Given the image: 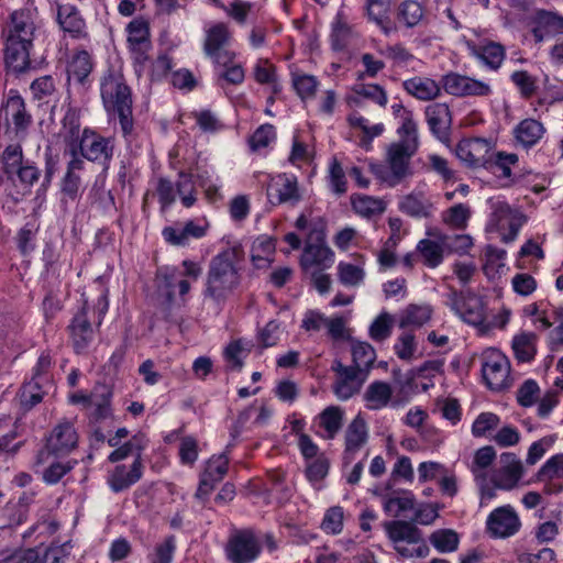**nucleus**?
<instances>
[{"label": "nucleus", "mask_w": 563, "mask_h": 563, "mask_svg": "<svg viewBox=\"0 0 563 563\" xmlns=\"http://www.w3.org/2000/svg\"><path fill=\"white\" fill-rule=\"evenodd\" d=\"M523 475L521 461L514 453L500 455V467L494 474L492 482L500 489L510 490L515 488Z\"/></svg>", "instance_id": "nucleus-19"}, {"label": "nucleus", "mask_w": 563, "mask_h": 563, "mask_svg": "<svg viewBox=\"0 0 563 563\" xmlns=\"http://www.w3.org/2000/svg\"><path fill=\"white\" fill-rule=\"evenodd\" d=\"M368 428L365 419L358 413L346 427L344 433L343 462L352 463L355 454L367 443Z\"/></svg>", "instance_id": "nucleus-17"}, {"label": "nucleus", "mask_w": 563, "mask_h": 563, "mask_svg": "<svg viewBox=\"0 0 563 563\" xmlns=\"http://www.w3.org/2000/svg\"><path fill=\"white\" fill-rule=\"evenodd\" d=\"M41 20L36 9L22 8L13 11L2 29L4 62L15 74L31 67L34 42L42 34Z\"/></svg>", "instance_id": "nucleus-1"}, {"label": "nucleus", "mask_w": 563, "mask_h": 563, "mask_svg": "<svg viewBox=\"0 0 563 563\" xmlns=\"http://www.w3.org/2000/svg\"><path fill=\"white\" fill-rule=\"evenodd\" d=\"M494 150L495 143L490 139L472 137L460 141L455 152L467 167L477 169L489 165Z\"/></svg>", "instance_id": "nucleus-12"}, {"label": "nucleus", "mask_w": 563, "mask_h": 563, "mask_svg": "<svg viewBox=\"0 0 563 563\" xmlns=\"http://www.w3.org/2000/svg\"><path fill=\"white\" fill-rule=\"evenodd\" d=\"M471 218V209L464 203H457L442 213V221L450 228L463 230Z\"/></svg>", "instance_id": "nucleus-44"}, {"label": "nucleus", "mask_w": 563, "mask_h": 563, "mask_svg": "<svg viewBox=\"0 0 563 563\" xmlns=\"http://www.w3.org/2000/svg\"><path fill=\"white\" fill-rule=\"evenodd\" d=\"M80 110L68 107L62 120V135L66 147L74 146L76 142L80 141Z\"/></svg>", "instance_id": "nucleus-34"}, {"label": "nucleus", "mask_w": 563, "mask_h": 563, "mask_svg": "<svg viewBox=\"0 0 563 563\" xmlns=\"http://www.w3.org/2000/svg\"><path fill=\"white\" fill-rule=\"evenodd\" d=\"M126 31L129 45L151 42L150 25L144 19L132 20L128 24Z\"/></svg>", "instance_id": "nucleus-53"}, {"label": "nucleus", "mask_w": 563, "mask_h": 563, "mask_svg": "<svg viewBox=\"0 0 563 563\" xmlns=\"http://www.w3.org/2000/svg\"><path fill=\"white\" fill-rule=\"evenodd\" d=\"M439 504L422 503L417 508L410 521L391 520L383 523L384 530L393 543L394 550L405 559L427 558L430 549L423 539L422 531L416 523L429 526L439 517Z\"/></svg>", "instance_id": "nucleus-2"}, {"label": "nucleus", "mask_w": 563, "mask_h": 563, "mask_svg": "<svg viewBox=\"0 0 563 563\" xmlns=\"http://www.w3.org/2000/svg\"><path fill=\"white\" fill-rule=\"evenodd\" d=\"M78 443V433L71 421L62 420L58 422L46 437L45 446L38 452V463L47 461L49 455L62 457L68 455L76 449Z\"/></svg>", "instance_id": "nucleus-7"}, {"label": "nucleus", "mask_w": 563, "mask_h": 563, "mask_svg": "<svg viewBox=\"0 0 563 563\" xmlns=\"http://www.w3.org/2000/svg\"><path fill=\"white\" fill-rule=\"evenodd\" d=\"M543 124L534 119H525L515 128V137L525 148L534 146L543 136Z\"/></svg>", "instance_id": "nucleus-28"}, {"label": "nucleus", "mask_w": 563, "mask_h": 563, "mask_svg": "<svg viewBox=\"0 0 563 563\" xmlns=\"http://www.w3.org/2000/svg\"><path fill=\"white\" fill-rule=\"evenodd\" d=\"M267 197L273 205H295L301 199L297 178L287 174L273 177L267 186Z\"/></svg>", "instance_id": "nucleus-16"}, {"label": "nucleus", "mask_w": 563, "mask_h": 563, "mask_svg": "<svg viewBox=\"0 0 563 563\" xmlns=\"http://www.w3.org/2000/svg\"><path fill=\"white\" fill-rule=\"evenodd\" d=\"M423 15L422 7L412 0L404 1L397 13V20L407 27L417 25Z\"/></svg>", "instance_id": "nucleus-48"}, {"label": "nucleus", "mask_w": 563, "mask_h": 563, "mask_svg": "<svg viewBox=\"0 0 563 563\" xmlns=\"http://www.w3.org/2000/svg\"><path fill=\"white\" fill-rule=\"evenodd\" d=\"M537 334L523 332L516 335L512 340V350L518 362H530L537 353Z\"/></svg>", "instance_id": "nucleus-36"}, {"label": "nucleus", "mask_w": 563, "mask_h": 563, "mask_svg": "<svg viewBox=\"0 0 563 563\" xmlns=\"http://www.w3.org/2000/svg\"><path fill=\"white\" fill-rule=\"evenodd\" d=\"M75 464L76 461L52 463L43 472V481L49 485L57 484L68 472L74 468Z\"/></svg>", "instance_id": "nucleus-61"}, {"label": "nucleus", "mask_w": 563, "mask_h": 563, "mask_svg": "<svg viewBox=\"0 0 563 563\" xmlns=\"http://www.w3.org/2000/svg\"><path fill=\"white\" fill-rule=\"evenodd\" d=\"M7 139L8 137H2L0 140V150H2L0 152V165L3 173L13 169L25 161L21 145L22 141L8 140V142H5Z\"/></svg>", "instance_id": "nucleus-30"}, {"label": "nucleus", "mask_w": 563, "mask_h": 563, "mask_svg": "<svg viewBox=\"0 0 563 563\" xmlns=\"http://www.w3.org/2000/svg\"><path fill=\"white\" fill-rule=\"evenodd\" d=\"M73 544L66 541L63 544L52 543L45 548L43 553H40V563H65V560L70 555Z\"/></svg>", "instance_id": "nucleus-51"}, {"label": "nucleus", "mask_w": 563, "mask_h": 563, "mask_svg": "<svg viewBox=\"0 0 563 563\" xmlns=\"http://www.w3.org/2000/svg\"><path fill=\"white\" fill-rule=\"evenodd\" d=\"M74 147L86 161L100 165L102 170L107 172L114 155L115 142L112 137H106L90 128H85L80 141L76 142Z\"/></svg>", "instance_id": "nucleus-6"}, {"label": "nucleus", "mask_w": 563, "mask_h": 563, "mask_svg": "<svg viewBox=\"0 0 563 563\" xmlns=\"http://www.w3.org/2000/svg\"><path fill=\"white\" fill-rule=\"evenodd\" d=\"M543 484V493L558 495L563 492V453L551 456L536 474Z\"/></svg>", "instance_id": "nucleus-18"}, {"label": "nucleus", "mask_w": 563, "mask_h": 563, "mask_svg": "<svg viewBox=\"0 0 563 563\" xmlns=\"http://www.w3.org/2000/svg\"><path fill=\"white\" fill-rule=\"evenodd\" d=\"M3 174L14 186L21 187L24 191L30 192L31 187L38 181L41 170L33 162L26 159Z\"/></svg>", "instance_id": "nucleus-25"}, {"label": "nucleus", "mask_w": 563, "mask_h": 563, "mask_svg": "<svg viewBox=\"0 0 563 563\" xmlns=\"http://www.w3.org/2000/svg\"><path fill=\"white\" fill-rule=\"evenodd\" d=\"M4 522L0 526L1 529L14 528L25 522L27 517V506L23 498L16 503H8L2 509Z\"/></svg>", "instance_id": "nucleus-41"}, {"label": "nucleus", "mask_w": 563, "mask_h": 563, "mask_svg": "<svg viewBox=\"0 0 563 563\" xmlns=\"http://www.w3.org/2000/svg\"><path fill=\"white\" fill-rule=\"evenodd\" d=\"M500 423V419L496 413L482 412L473 422L472 433L474 437H484L488 431L494 430Z\"/></svg>", "instance_id": "nucleus-60"}, {"label": "nucleus", "mask_w": 563, "mask_h": 563, "mask_svg": "<svg viewBox=\"0 0 563 563\" xmlns=\"http://www.w3.org/2000/svg\"><path fill=\"white\" fill-rule=\"evenodd\" d=\"M514 85L519 89L521 97L531 98L537 89V79L526 70H516L510 76Z\"/></svg>", "instance_id": "nucleus-55"}, {"label": "nucleus", "mask_w": 563, "mask_h": 563, "mask_svg": "<svg viewBox=\"0 0 563 563\" xmlns=\"http://www.w3.org/2000/svg\"><path fill=\"white\" fill-rule=\"evenodd\" d=\"M402 88L407 93L422 101L433 100L441 93L440 85L429 77L416 76L407 79L402 82Z\"/></svg>", "instance_id": "nucleus-24"}, {"label": "nucleus", "mask_w": 563, "mask_h": 563, "mask_svg": "<svg viewBox=\"0 0 563 563\" xmlns=\"http://www.w3.org/2000/svg\"><path fill=\"white\" fill-rule=\"evenodd\" d=\"M394 319L388 312H382L369 327V336L383 342L391 335Z\"/></svg>", "instance_id": "nucleus-49"}, {"label": "nucleus", "mask_w": 563, "mask_h": 563, "mask_svg": "<svg viewBox=\"0 0 563 563\" xmlns=\"http://www.w3.org/2000/svg\"><path fill=\"white\" fill-rule=\"evenodd\" d=\"M334 253L325 244V233L322 228H313L308 235V241L300 257V265L303 269L318 266L321 269L328 268L333 263Z\"/></svg>", "instance_id": "nucleus-10"}, {"label": "nucleus", "mask_w": 563, "mask_h": 563, "mask_svg": "<svg viewBox=\"0 0 563 563\" xmlns=\"http://www.w3.org/2000/svg\"><path fill=\"white\" fill-rule=\"evenodd\" d=\"M518 163V155L514 153H505V152H493L490 156V163L485 166V169L490 170L493 173H500L503 177H510L511 169L510 166Z\"/></svg>", "instance_id": "nucleus-45"}, {"label": "nucleus", "mask_w": 563, "mask_h": 563, "mask_svg": "<svg viewBox=\"0 0 563 563\" xmlns=\"http://www.w3.org/2000/svg\"><path fill=\"white\" fill-rule=\"evenodd\" d=\"M391 396L393 389L388 383L375 380L367 386L364 400L369 410H378L388 405Z\"/></svg>", "instance_id": "nucleus-29"}, {"label": "nucleus", "mask_w": 563, "mask_h": 563, "mask_svg": "<svg viewBox=\"0 0 563 563\" xmlns=\"http://www.w3.org/2000/svg\"><path fill=\"white\" fill-rule=\"evenodd\" d=\"M229 470V460L224 454L212 456L208 460L206 468L201 475L214 483H220Z\"/></svg>", "instance_id": "nucleus-50"}, {"label": "nucleus", "mask_w": 563, "mask_h": 563, "mask_svg": "<svg viewBox=\"0 0 563 563\" xmlns=\"http://www.w3.org/2000/svg\"><path fill=\"white\" fill-rule=\"evenodd\" d=\"M487 531L494 538H509L516 534L520 527L521 521L510 505L501 506L490 512L487 518Z\"/></svg>", "instance_id": "nucleus-15"}, {"label": "nucleus", "mask_w": 563, "mask_h": 563, "mask_svg": "<svg viewBox=\"0 0 563 563\" xmlns=\"http://www.w3.org/2000/svg\"><path fill=\"white\" fill-rule=\"evenodd\" d=\"M339 280L345 286H357L360 285L365 276L363 268L350 264L340 262L338 265Z\"/></svg>", "instance_id": "nucleus-56"}, {"label": "nucleus", "mask_w": 563, "mask_h": 563, "mask_svg": "<svg viewBox=\"0 0 563 563\" xmlns=\"http://www.w3.org/2000/svg\"><path fill=\"white\" fill-rule=\"evenodd\" d=\"M352 206L356 213L366 218L382 214L386 210L385 201L372 196L352 197Z\"/></svg>", "instance_id": "nucleus-38"}, {"label": "nucleus", "mask_w": 563, "mask_h": 563, "mask_svg": "<svg viewBox=\"0 0 563 563\" xmlns=\"http://www.w3.org/2000/svg\"><path fill=\"white\" fill-rule=\"evenodd\" d=\"M475 55L489 68L498 69L505 59V48L501 44L489 42L479 46Z\"/></svg>", "instance_id": "nucleus-39"}, {"label": "nucleus", "mask_w": 563, "mask_h": 563, "mask_svg": "<svg viewBox=\"0 0 563 563\" xmlns=\"http://www.w3.org/2000/svg\"><path fill=\"white\" fill-rule=\"evenodd\" d=\"M399 209L413 218H428L431 214L432 203L421 192H411L401 199Z\"/></svg>", "instance_id": "nucleus-31"}, {"label": "nucleus", "mask_w": 563, "mask_h": 563, "mask_svg": "<svg viewBox=\"0 0 563 563\" xmlns=\"http://www.w3.org/2000/svg\"><path fill=\"white\" fill-rule=\"evenodd\" d=\"M431 314L432 309L428 305H409L404 311V314L399 322V327H422L430 320Z\"/></svg>", "instance_id": "nucleus-40"}, {"label": "nucleus", "mask_w": 563, "mask_h": 563, "mask_svg": "<svg viewBox=\"0 0 563 563\" xmlns=\"http://www.w3.org/2000/svg\"><path fill=\"white\" fill-rule=\"evenodd\" d=\"M417 251L428 267L434 268L443 261V244L441 245L435 241L429 239L419 241Z\"/></svg>", "instance_id": "nucleus-42"}, {"label": "nucleus", "mask_w": 563, "mask_h": 563, "mask_svg": "<svg viewBox=\"0 0 563 563\" xmlns=\"http://www.w3.org/2000/svg\"><path fill=\"white\" fill-rule=\"evenodd\" d=\"M292 85L298 96L305 100L314 96L318 81L311 75H299L292 78Z\"/></svg>", "instance_id": "nucleus-63"}, {"label": "nucleus", "mask_w": 563, "mask_h": 563, "mask_svg": "<svg viewBox=\"0 0 563 563\" xmlns=\"http://www.w3.org/2000/svg\"><path fill=\"white\" fill-rule=\"evenodd\" d=\"M179 179L176 183V189L180 197L181 203L186 208H190L195 205L197 198L195 196V188L191 180V175L180 172Z\"/></svg>", "instance_id": "nucleus-57"}, {"label": "nucleus", "mask_w": 563, "mask_h": 563, "mask_svg": "<svg viewBox=\"0 0 563 563\" xmlns=\"http://www.w3.org/2000/svg\"><path fill=\"white\" fill-rule=\"evenodd\" d=\"M5 131L3 137L9 141H23L27 134L33 119L26 110L24 99L21 96H11L4 106Z\"/></svg>", "instance_id": "nucleus-8"}, {"label": "nucleus", "mask_w": 563, "mask_h": 563, "mask_svg": "<svg viewBox=\"0 0 563 563\" xmlns=\"http://www.w3.org/2000/svg\"><path fill=\"white\" fill-rule=\"evenodd\" d=\"M354 92L360 97L365 99H369L380 107H385L387 103V93L383 87L376 84L372 85H356L354 88Z\"/></svg>", "instance_id": "nucleus-62"}, {"label": "nucleus", "mask_w": 563, "mask_h": 563, "mask_svg": "<svg viewBox=\"0 0 563 563\" xmlns=\"http://www.w3.org/2000/svg\"><path fill=\"white\" fill-rule=\"evenodd\" d=\"M448 305L460 318L474 327H479L485 322V309L483 300L472 292H457L452 290L449 296Z\"/></svg>", "instance_id": "nucleus-13"}, {"label": "nucleus", "mask_w": 563, "mask_h": 563, "mask_svg": "<svg viewBox=\"0 0 563 563\" xmlns=\"http://www.w3.org/2000/svg\"><path fill=\"white\" fill-rule=\"evenodd\" d=\"M426 118L432 134L442 143L450 140L452 117L445 103H432L426 108Z\"/></svg>", "instance_id": "nucleus-20"}, {"label": "nucleus", "mask_w": 563, "mask_h": 563, "mask_svg": "<svg viewBox=\"0 0 563 563\" xmlns=\"http://www.w3.org/2000/svg\"><path fill=\"white\" fill-rule=\"evenodd\" d=\"M260 553L261 543L251 529L236 530L225 545V554L231 563H251Z\"/></svg>", "instance_id": "nucleus-11"}, {"label": "nucleus", "mask_w": 563, "mask_h": 563, "mask_svg": "<svg viewBox=\"0 0 563 563\" xmlns=\"http://www.w3.org/2000/svg\"><path fill=\"white\" fill-rule=\"evenodd\" d=\"M111 396L112 393L107 386H100L99 398H95L91 406L93 411L90 416L95 421H100L111 416Z\"/></svg>", "instance_id": "nucleus-54"}, {"label": "nucleus", "mask_w": 563, "mask_h": 563, "mask_svg": "<svg viewBox=\"0 0 563 563\" xmlns=\"http://www.w3.org/2000/svg\"><path fill=\"white\" fill-rule=\"evenodd\" d=\"M175 545V537H167L162 543L155 547V552L151 558L152 563H170L173 559Z\"/></svg>", "instance_id": "nucleus-64"}, {"label": "nucleus", "mask_w": 563, "mask_h": 563, "mask_svg": "<svg viewBox=\"0 0 563 563\" xmlns=\"http://www.w3.org/2000/svg\"><path fill=\"white\" fill-rule=\"evenodd\" d=\"M391 0H367V15L373 20L385 34H389L393 30V23L389 18Z\"/></svg>", "instance_id": "nucleus-32"}, {"label": "nucleus", "mask_w": 563, "mask_h": 563, "mask_svg": "<svg viewBox=\"0 0 563 563\" xmlns=\"http://www.w3.org/2000/svg\"><path fill=\"white\" fill-rule=\"evenodd\" d=\"M245 253L240 244L229 246L213 256L208 266L203 296L216 303L224 302L241 286Z\"/></svg>", "instance_id": "nucleus-3"}, {"label": "nucleus", "mask_w": 563, "mask_h": 563, "mask_svg": "<svg viewBox=\"0 0 563 563\" xmlns=\"http://www.w3.org/2000/svg\"><path fill=\"white\" fill-rule=\"evenodd\" d=\"M362 380H349L342 377H336L333 384V393L340 400H347L361 391L363 386Z\"/></svg>", "instance_id": "nucleus-59"}, {"label": "nucleus", "mask_w": 563, "mask_h": 563, "mask_svg": "<svg viewBox=\"0 0 563 563\" xmlns=\"http://www.w3.org/2000/svg\"><path fill=\"white\" fill-rule=\"evenodd\" d=\"M93 63L90 54L87 51L76 52L67 64L68 80L74 79L81 86H87L89 82V75L92 71Z\"/></svg>", "instance_id": "nucleus-26"}, {"label": "nucleus", "mask_w": 563, "mask_h": 563, "mask_svg": "<svg viewBox=\"0 0 563 563\" xmlns=\"http://www.w3.org/2000/svg\"><path fill=\"white\" fill-rule=\"evenodd\" d=\"M344 411L339 406H329L318 416L319 426L323 428L325 439H334L343 426Z\"/></svg>", "instance_id": "nucleus-35"}, {"label": "nucleus", "mask_w": 563, "mask_h": 563, "mask_svg": "<svg viewBox=\"0 0 563 563\" xmlns=\"http://www.w3.org/2000/svg\"><path fill=\"white\" fill-rule=\"evenodd\" d=\"M30 90L34 100L48 103L56 91L55 81L52 76H42L33 80Z\"/></svg>", "instance_id": "nucleus-47"}, {"label": "nucleus", "mask_w": 563, "mask_h": 563, "mask_svg": "<svg viewBox=\"0 0 563 563\" xmlns=\"http://www.w3.org/2000/svg\"><path fill=\"white\" fill-rule=\"evenodd\" d=\"M100 93L107 112L118 117L123 136L129 137L134 128L132 92L123 74L109 68L101 77Z\"/></svg>", "instance_id": "nucleus-4"}, {"label": "nucleus", "mask_w": 563, "mask_h": 563, "mask_svg": "<svg viewBox=\"0 0 563 563\" xmlns=\"http://www.w3.org/2000/svg\"><path fill=\"white\" fill-rule=\"evenodd\" d=\"M52 388V380H41L38 377H32L21 388V405L27 410L32 409L43 400L44 395L48 394Z\"/></svg>", "instance_id": "nucleus-27"}, {"label": "nucleus", "mask_w": 563, "mask_h": 563, "mask_svg": "<svg viewBox=\"0 0 563 563\" xmlns=\"http://www.w3.org/2000/svg\"><path fill=\"white\" fill-rule=\"evenodd\" d=\"M229 38L230 33L224 23H217L207 30L203 51L218 65L227 66L234 58V54L224 48Z\"/></svg>", "instance_id": "nucleus-14"}, {"label": "nucleus", "mask_w": 563, "mask_h": 563, "mask_svg": "<svg viewBox=\"0 0 563 563\" xmlns=\"http://www.w3.org/2000/svg\"><path fill=\"white\" fill-rule=\"evenodd\" d=\"M143 475V464L140 454L133 461L130 470L125 465H118L108 476V484L112 492L120 493L141 479Z\"/></svg>", "instance_id": "nucleus-21"}, {"label": "nucleus", "mask_w": 563, "mask_h": 563, "mask_svg": "<svg viewBox=\"0 0 563 563\" xmlns=\"http://www.w3.org/2000/svg\"><path fill=\"white\" fill-rule=\"evenodd\" d=\"M352 356L354 364L366 368V372L369 373L376 360V352L369 343L358 342L352 346Z\"/></svg>", "instance_id": "nucleus-52"}, {"label": "nucleus", "mask_w": 563, "mask_h": 563, "mask_svg": "<svg viewBox=\"0 0 563 563\" xmlns=\"http://www.w3.org/2000/svg\"><path fill=\"white\" fill-rule=\"evenodd\" d=\"M57 21L65 32L75 36L79 35L85 27V21L79 11L70 4L58 5Z\"/></svg>", "instance_id": "nucleus-33"}, {"label": "nucleus", "mask_w": 563, "mask_h": 563, "mask_svg": "<svg viewBox=\"0 0 563 563\" xmlns=\"http://www.w3.org/2000/svg\"><path fill=\"white\" fill-rule=\"evenodd\" d=\"M74 349L82 352L93 339V329L87 317V308L84 306L73 318L68 325Z\"/></svg>", "instance_id": "nucleus-22"}, {"label": "nucleus", "mask_w": 563, "mask_h": 563, "mask_svg": "<svg viewBox=\"0 0 563 563\" xmlns=\"http://www.w3.org/2000/svg\"><path fill=\"white\" fill-rule=\"evenodd\" d=\"M482 374L487 387L499 391L510 386V363L497 349H489L483 354Z\"/></svg>", "instance_id": "nucleus-9"}, {"label": "nucleus", "mask_w": 563, "mask_h": 563, "mask_svg": "<svg viewBox=\"0 0 563 563\" xmlns=\"http://www.w3.org/2000/svg\"><path fill=\"white\" fill-rule=\"evenodd\" d=\"M430 543L441 553L453 552L459 547V536L452 529H439L429 537Z\"/></svg>", "instance_id": "nucleus-43"}, {"label": "nucleus", "mask_w": 563, "mask_h": 563, "mask_svg": "<svg viewBox=\"0 0 563 563\" xmlns=\"http://www.w3.org/2000/svg\"><path fill=\"white\" fill-rule=\"evenodd\" d=\"M415 506L416 498L410 490L395 492L384 500V510L394 512L395 517H399L408 510H413Z\"/></svg>", "instance_id": "nucleus-37"}, {"label": "nucleus", "mask_w": 563, "mask_h": 563, "mask_svg": "<svg viewBox=\"0 0 563 563\" xmlns=\"http://www.w3.org/2000/svg\"><path fill=\"white\" fill-rule=\"evenodd\" d=\"M379 52L397 67L407 66L415 59V56L401 44L388 45Z\"/></svg>", "instance_id": "nucleus-58"}, {"label": "nucleus", "mask_w": 563, "mask_h": 563, "mask_svg": "<svg viewBox=\"0 0 563 563\" xmlns=\"http://www.w3.org/2000/svg\"><path fill=\"white\" fill-rule=\"evenodd\" d=\"M146 443L144 441V437L142 434L134 435L128 442L122 445H119L114 451H112L109 455V461L112 463L122 461L126 459L129 455L135 453V457L144 450Z\"/></svg>", "instance_id": "nucleus-46"}, {"label": "nucleus", "mask_w": 563, "mask_h": 563, "mask_svg": "<svg viewBox=\"0 0 563 563\" xmlns=\"http://www.w3.org/2000/svg\"><path fill=\"white\" fill-rule=\"evenodd\" d=\"M398 134L401 140L391 143L387 151V162L391 174L385 176L382 168L375 169V174L388 183L389 186L397 185L409 174V161L416 154L419 146L418 126L410 113L402 118Z\"/></svg>", "instance_id": "nucleus-5"}, {"label": "nucleus", "mask_w": 563, "mask_h": 563, "mask_svg": "<svg viewBox=\"0 0 563 563\" xmlns=\"http://www.w3.org/2000/svg\"><path fill=\"white\" fill-rule=\"evenodd\" d=\"M208 224L200 225L190 220L186 222L183 229L178 230L174 227H166L163 229V236L165 241L172 245L185 246L189 238L201 239L206 235Z\"/></svg>", "instance_id": "nucleus-23"}]
</instances>
